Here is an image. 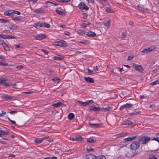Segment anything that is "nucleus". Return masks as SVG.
I'll use <instances>...</instances> for the list:
<instances>
[{
	"label": "nucleus",
	"instance_id": "obj_1",
	"mask_svg": "<svg viewBox=\"0 0 159 159\" xmlns=\"http://www.w3.org/2000/svg\"><path fill=\"white\" fill-rule=\"evenodd\" d=\"M150 139V138L148 137H143L138 139L139 143L143 144L147 143Z\"/></svg>",
	"mask_w": 159,
	"mask_h": 159
},
{
	"label": "nucleus",
	"instance_id": "obj_2",
	"mask_svg": "<svg viewBox=\"0 0 159 159\" xmlns=\"http://www.w3.org/2000/svg\"><path fill=\"white\" fill-rule=\"evenodd\" d=\"M139 147V143L137 141L132 143L130 145V148L133 150H136Z\"/></svg>",
	"mask_w": 159,
	"mask_h": 159
},
{
	"label": "nucleus",
	"instance_id": "obj_3",
	"mask_svg": "<svg viewBox=\"0 0 159 159\" xmlns=\"http://www.w3.org/2000/svg\"><path fill=\"white\" fill-rule=\"evenodd\" d=\"M53 45L60 47H66V42L64 40H61L59 41L54 42L53 43Z\"/></svg>",
	"mask_w": 159,
	"mask_h": 159
},
{
	"label": "nucleus",
	"instance_id": "obj_4",
	"mask_svg": "<svg viewBox=\"0 0 159 159\" xmlns=\"http://www.w3.org/2000/svg\"><path fill=\"white\" fill-rule=\"evenodd\" d=\"M78 8L80 9L88 10L89 7L83 2L80 3L78 6Z\"/></svg>",
	"mask_w": 159,
	"mask_h": 159
},
{
	"label": "nucleus",
	"instance_id": "obj_5",
	"mask_svg": "<svg viewBox=\"0 0 159 159\" xmlns=\"http://www.w3.org/2000/svg\"><path fill=\"white\" fill-rule=\"evenodd\" d=\"M0 41L2 43V45L5 50L7 51H9L10 50V48L8 45L4 41L1 40Z\"/></svg>",
	"mask_w": 159,
	"mask_h": 159
},
{
	"label": "nucleus",
	"instance_id": "obj_6",
	"mask_svg": "<svg viewBox=\"0 0 159 159\" xmlns=\"http://www.w3.org/2000/svg\"><path fill=\"white\" fill-rule=\"evenodd\" d=\"M96 158V156L92 154L85 155L83 157V159H95Z\"/></svg>",
	"mask_w": 159,
	"mask_h": 159
},
{
	"label": "nucleus",
	"instance_id": "obj_7",
	"mask_svg": "<svg viewBox=\"0 0 159 159\" xmlns=\"http://www.w3.org/2000/svg\"><path fill=\"white\" fill-rule=\"evenodd\" d=\"M133 105V104L129 103H126L121 106L120 107V110H122L123 108L125 107L126 108H130Z\"/></svg>",
	"mask_w": 159,
	"mask_h": 159
},
{
	"label": "nucleus",
	"instance_id": "obj_8",
	"mask_svg": "<svg viewBox=\"0 0 159 159\" xmlns=\"http://www.w3.org/2000/svg\"><path fill=\"white\" fill-rule=\"evenodd\" d=\"M134 66L136 70H138L141 72L143 71V69L141 66L134 64Z\"/></svg>",
	"mask_w": 159,
	"mask_h": 159
},
{
	"label": "nucleus",
	"instance_id": "obj_9",
	"mask_svg": "<svg viewBox=\"0 0 159 159\" xmlns=\"http://www.w3.org/2000/svg\"><path fill=\"white\" fill-rule=\"evenodd\" d=\"M46 37V36L45 34H39L36 36V39L38 40H41L45 38Z\"/></svg>",
	"mask_w": 159,
	"mask_h": 159
},
{
	"label": "nucleus",
	"instance_id": "obj_10",
	"mask_svg": "<svg viewBox=\"0 0 159 159\" xmlns=\"http://www.w3.org/2000/svg\"><path fill=\"white\" fill-rule=\"evenodd\" d=\"M132 122L131 121V119L130 118L126 120L123 121L122 124L123 125H129L130 124H132Z\"/></svg>",
	"mask_w": 159,
	"mask_h": 159
},
{
	"label": "nucleus",
	"instance_id": "obj_11",
	"mask_svg": "<svg viewBox=\"0 0 159 159\" xmlns=\"http://www.w3.org/2000/svg\"><path fill=\"white\" fill-rule=\"evenodd\" d=\"M1 98L4 99H9L11 100L13 98V97L12 96H9L8 95L6 94H4L1 97Z\"/></svg>",
	"mask_w": 159,
	"mask_h": 159
},
{
	"label": "nucleus",
	"instance_id": "obj_12",
	"mask_svg": "<svg viewBox=\"0 0 159 159\" xmlns=\"http://www.w3.org/2000/svg\"><path fill=\"white\" fill-rule=\"evenodd\" d=\"M48 137H45L42 139L40 138H37L36 139L34 140V142L36 143H42V141L44 140V139H47L48 138Z\"/></svg>",
	"mask_w": 159,
	"mask_h": 159
},
{
	"label": "nucleus",
	"instance_id": "obj_13",
	"mask_svg": "<svg viewBox=\"0 0 159 159\" xmlns=\"http://www.w3.org/2000/svg\"><path fill=\"white\" fill-rule=\"evenodd\" d=\"M137 136H131L129 137H128L127 138H125L124 139V140L125 141H130L131 140H132L135 139L136 138H137Z\"/></svg>",
	"mask_w": 159,
	"mask_h": 159
},
{
	"label": "nucleus",
	"instance_id": "obj_14",
	"mask_svg": "<svg viewBox=\"0 0 159 159\" xmlns=\"http://www.w3.org/2000/svg\"><path fill=\"white\" fill-rule=\"evenodd\" d=\"M12 10H9L4 12V15L8 16H11L12 17L13 15Z\"/></svg>",
	"mask_w": 159,
	"mask_h": 159
},
{
	"label": "nucleus",
	"instance_id": "obj_15",
	"mask_svg": "<svg viewBox=\"0 0 159 159\" xmlns=\"http://www.w3.org/2000/svg\"><path fill=\"white\" fill-rule=\"evenodd\" d=\"M34 12L37 13H43L44 12V10L42 8H39L35 9L33 11Z\"/></svg>",
	"mask_w": 159,
	"mask_h": 159
},
{
	"label": "nucleus",
	"instance_id": "obj_16",
	"mask_svg": "<svg viewBox=\"0 0 159 159\" xmlns=\"http://www.w3.org/2000/svg\"><path fill=\"white\" fill-rule=\"evenodd\" d=\"M12 18L13 20L17 21H20L21 20V19L20 17H16V16H14V15H12Z\"/></svg>",
	"mask_w": 159,
	"mask_h": 159
},
{
	"label": "nucleus",
	"instance_id": "obj_17",
	"mask_svg": "<svg viewBox=\"0 0 159 159\" xmlns=\"http://www.w3.org/2000/svg\"><path fill=\"white\" fill-rule=\"evenodd\" d=\"M153 50V49L151 48H148V49H143L142 51L141 52L143 53H147V52H150Z\"/></svg>",
	"mask_w": 159,
	"mask_h": 159
},
{
	"label": "nucleus",
	"instance_id": "obj_18",
	"mask_svg": "<svg viewBox=\"0 0 159 159\" xmlns=\"http://www.w3.org/2000/svg\"><path fill=\"white\" fill-rule=\"evenodd\" d=\"M84 80L86 81L91 83H93L94 81V80L92 78L90 77H85Z\"/></svg>",
	"mask_w": 159,
	"mask_h": 159
},
{
	"label": "nucleus",
	"instance_id": "obj_19",
	"mask_svg": "<svg viewBox=\"0 0 159 159\" xmlns=\"http://www.w3.org/2000/svg\"><path fill=\"white\" fill-rule=\"evenodd\" d=\"M96 34L93 31H89L86 34V35L88 36L93 37L96 35Z\"/></svg>",
	"mask_w": 159,
	"mask_h": 159
},
{
	"label": "nucleus",
	"instance_id": "obj_20",
	"mask_svg": "<svg viewBox=\"0 0 159 159\" xmlns=\"http://www.w3.org/2000/svg\"><path fill=\"white\" fill-rule=\"evenodd\" d=\"M62 104H63L62 102H58L56 103L53 104L52 105V106L55 107H60Z\"/></svg>",
	"mask_w": 159,
	"mask_h": 159
},
{
	"label": "nucleus",
	"instance_id": "obj_21",
	"mask_svg": "<svg viewBox=\"0 0 159 159\" xmlns=\"http://www.w3.org/2000/svg\"><path fill=\"white\" fill-rule=\"evenodd\" d=\"M112 108L111 107H107L105 108L102 107V110L104 111H110L112 110Z\"/></svg>",
	"mask_w": 159,
	"mask_h": 159
},
{
	"label": "nucleus",
	"instance_id": "obj_22",
	"mask_svg": "<svg viewBox=\"0 0 159 159\" xmlns=\"http://www.w3.org/2000/svg\"><path fill=\"white\" fill-rule=\"evenodd\" d=\"M43 22L38 23L34 25V26L36 28H39L43 27Z\"/></svg>",
	"mask_w": 159,
	"mask_h": 159
},
{
	"label": "nucleus",
	"instance_id": "obj_23",
	"mask_svg": "<svg viewBox=\"0 0 159 159\" xmlns=\"http://www.w3.org/2000/svg\"><path fill=\"white\" fill-rule=\"evenodd\" d=\"M46 4H47V6H55L57 5L56 3H52L49 1H47L46 2Z\"/></svg>",
	"mask_w": 159,
	"mask_h": 159
},
{
	"label": "nucleus",
	"instance_id": "obj_24",
	"mask_svg": "<svg viewBox=\"0 0 159 159\" xmlns=\"http://www.w3.org/2000/svg\"><path fill=\"white\" fill-rule=\"evenodd\" d=\"M90 109L96 111H100V108H99L95 107L94 106H91L90 108Z\"/></svg>",
	"mask_w": 159,
	"mask_h": 159
},
{
	"label": "nucleus",
	"instance_id": "obj_25",
	"mask_svg": "<svg viewBox=\"0 0 159 159\" xmlns=\"http://www.w3.org/2000/svg\"><path fill=\"white\" fill-rule=\"evenodd\" d=\"M89 124L91 126H93L94 128H98L101 126V124H92L90 123H89Z\"/></svg>",
	"mask_w": 159,
	"mask_h": 159
},
{
	"label": "nucleus",
	"instance_id": "obj_26",
	"mask_svg": "<svg viewBox=\"0 0 159 159\" xmlns=\"http://www.w3.org/2000/svg\"><path fill=\"white\" fill-rule=\"evenodd\" d=\"M1 137L2 136L7 135L9 133V131L7 130H2L1 129Z\"/></svg>",
	"mask_w": 159,
	"mask_h": 159
},
{
	"label": "nucleus",
	"instance_id": "obj_27",
	"mask_svg": "<svg viewBox=\"0 0 159 159\" xmlns=\"http://www.w3.org/2000/svg\"><path fill=\"white\" fill-rule=\"evenodd\" d=\"M74 115L73 113H70L68 116V119L70 120H71L73 119L74 118Z\"/></svg>",
	"mask_w": 159,
	"mask_h": 159
},
{
	"label": "nucleus",
	"instance_id": "obj_28",
	"mask_svg": "<svg viewBox=\"0 0 159 159\" xmlns=\"http://www.w3.org/2000/svg\"><path fill=\"white\" fill-rule=\"evenodd\" d=\"M76 141H81L82 140V137L80 135H77L76 137Z\"/></svg>",
	"mask_w": 159,
	"mask_h": 159
},
{
	"label": "nucleus",
	"instance_id": "obj_29",
	"mask_svg": "<svg viewBox=\"0 0 159 159\" xmlns=\"http://www.w3.org/2000/svg\"><path fill=\"white\" fill-rule=\"evenodd\" d=\"M52 58L55 60H61L63 59V57H62L54 56L52 57Z\"/></svg>",
	"mask_w": 159,
	"mask_h": 159
},
{
	"label": "nucleus",
	"instance_id": "obj_30",
	"mask_svg": "<svg viewBox=\"0 0 159 159\" xmlns=\"http://www.w3.org/2000/svg\"><path fill=\"white\" fill-rule=\"evenodd\" d=\"M77 102L80 103L83 107H84L86 106L85 102H83L80 101H77Z\"/></svg>",
	"mask_w": 159,
	"mask_h": 159
},
{
	"label": "nucleus",
	"instance_id": "obj_31",
	"mask_svg": "<svg viewBox=\"0 0 159 159\" xmlns=\"http://www.w3.org/2000/svg\"><path fill=\"white\" fill-rule=\"evenodd\" d=\"M10 28L11 30L12 31H14L17 29V26L15 25H12L10 27Z\"/></svg>",
	"mask_w": 159,
	"mask_h": 159
},
{
	"label": "nucleus",
	"instance_id": "obj_32",
	"mask_svg": "<svg viewBox=\"0 0 159 159\" xmlns=\"http://www.w3.org/2000/svg\"><path fill=\"white\" fill-rule=\"evenodd\" d=\"M56 11L57 13L61 15H63L65 14L64 12L60 10H56Z\"/></svg>",
	"mask_w": 159,
	"mask_h": 159
},
{
	"label": "nucleus",
	"instance_id": "obj_33",
	"mask_svg": "<svg viewBox=\"0 0 159 159\" xmlns=\"http://www.w3.org/2000/svg\"><path fill=\"white\" fill-rule=\"evenodd\" d=\"M140 111H135L133 112L130 114L131 115H139L140 114Z\"/></svg>",
	"mask_w": 159,
	"mask_h": 159
},
{
	"label": "nucleus",
	"instance_id": "obj_34",
	"mask_svg": "<svg viewBox=\"0 0 159 159\" xmlns=\"http://www.w3.org/2000/svg\"><path fill=\"white\" fill-rule=\"evenodd\" d=\"M94 101L93 100H87L85 101L86 105L92 104L93 103Z\"/></svg>",
	"mask_w": 159,
	"mask_h": 159
},
{
	"label": "nucleus",
	"instance_id": "obj_35",
	"mask_svg": "<svg viewBox=\"0 0 159 159\" xmlns=\"http://www.w3.org/2000/svg\"><path fill=\"white\" fill-rule=\"evenodd\" d=\"M86 149L88 151L91 152L93 150V149L90 146H88L86 147Z\"/></svg>",
	"mask_w": 159,
	"mask_h": 159
},
{
	"label": "nucleus",
	"instance_id": "obj_36",
	"mask_svg": "<svg viewBox=\"0 0 159 159\" xmlns=\"http://www.w3.org/2000/svg\"><path fill=\"white\" fill-rule=\"evenodd\" d=\"M85 72L88 74H93V70H90L89 68H86V69Z\"/></svg>",
	"mask_w": 159,
	"mask_h": 159
},
{
	"label": "nucleus",
	"instance_id": "obj_37",
	"mask_svg": "<svg viewBox=\"0 0 159 159\" xmlns=\"http://www.w3.org/2000/svg\"><path fill=\"white\" fill-rule=\"evenodd\" d=\"M43 27H44L47 28H49L50 27V25L44 22H43Z\"/></svg>",
	"mask_w": 159,
	"mask_h": 159
},
{
	"label": "nucleus",
	"instance_id": "obj_38",
	"mask_svg": "<svg viewBox=\"0 0 159 159\" xmlns=\"http://www.w3.org/2000/svg\"><path fill=\"white\" fill-rule=\"evenodd\" d=\"M0 22L2 23H5L9 22V20L4 19H0Z\"/></svg>",
	"mask_w": 159,
	"mask_h": 159
},
{
	"label": "nucleus",
	"instance_id": "obj_39",
	"mask_svg": "<svg viewBox=\"0 0 159 159\" xmlns=\"http://www.w3.org/2000/svg\"><path fill=\"white\" fill-rule=\"evenodd\" d=\"M103 24L105 26L109 27L110 26V21L108 20L107 22L104 23Z\"/></svg>",
	"mask_w": 159,
	"mask_h": 159
},
{
	"label": "nucleus",
	"instance_id": "obj_40",
	"mask_svg": "<svg viewBox=\"0 0 159 159\" xmlns=\"http://www.w3.org/2000/svg\"><path fill=\"white\" fill-rule=\"evenodd\" d=\"M87 141L90 143H92L94 142V140L93 138H89L87 139Z\"/></svg>",
	"mask_w": 159,
	"mask_h": 159
},
{
	"label": "nucleus",
	"instance_id": "obj_41",
	"mask_svg": "<svg viewBox=\"0 0 159 159\" xmlns=\"http://www.w3.org/2000/svg\"><path fill=\"white\" fill-rule=\"evenodd\" d=\"M77 33L79 34L82 35L85 34V32L81 30H79L77 31Z\"/></svg>",
	"mask_w": 159,
	"mask_h": 159
},
{
	"label": "nucleus",
	"instance_id": "obj_42",
	"mask_svg": "<svg viewBox=\"0 0 159 159\" xmlns=\"http://www.w3.org/2000/svg\"><path fill=\"white\" fill-rule=\"evenodd\" d=\"M6 81V80L4 78H0V84H2L3 85V84Z\"/></svg>",
	"mask_w": 159,
	"mask_h": 159
},
{
	"label": "nucleus",
	"instance_id": "obj_43",
	"mask_svg": "<svg viewBox=\"0 0 159 159\" xmlns=\"http://www.w3.org/2000/svg\"><path fill=\"white\" fill-rule=\"evenodd\" d=\"M159 83V80H156L154 81H153L151 83H150V84L152 85H155Z\"/></svg>",
	"mask_w": 159,
	"mask_h": 159
},
{
	"label": "nucleus",
	"instance_id": "obj_44",
	"mask_svg": "<svg viewBox=\"0 0 159 159\" xmlns=\"http://www.w3.org/2000/svg\"><path fill=\"white\" fill-rule=\"evenodd\" d=\"M0 65L4 66H8V63L3 61H0Z\"/></svg>",
	"mask_w": 159,
	"mask_h": 159
},
{
	"label": "nucleus",
	"instance_id": "obj_45",
	"mask_svg": "<svg viewBox=\"0 0 159 159\" xmlns=\"http://www.w3.org/2000/svg\"><path fill=\"white\" fill-rule=\"evenodd\" d=\"M12 12L13 15H14V14H17L18 15L20 14V12L18 11L12 10Z\"/></svg>",
	"mask_w": 159,
	"mask_h": 159
},
{
	"label": "nucleus",
	"instance_id": "obj_46",
	"mask_svg": "<svg viewBox=\"0 0 159 159\" xmlns=\"http://www.w3.org/2000/svg\"><path fill=\"white\" fill-rule=\"evenodd\" d=\"M79 43H81L83 44H85L86 43H88V41L84 40L82 41H79Z\"/></svg>",
	"mask_w": 159,
	"mask_h": 159
},
{
	"label": "nucleus",
	"instance_id": "obj_47",
	"mask_svg": "<svg viewBox=\"0 0 159 159\" xmlns=\"http://www.w3.org/2000/svg\"><path fill=\"white\" fill-rule=\"evenodd\" d=\"M96 159H106V158L105 156L101 155L98 157Z\"/></svg>",
	"mask_w": 159,
	"mask_h": 159
},
{
	"label": "nucleus",
	"instance_id": "obj_48",
	"mask_svg": "<svg viewBox=\"0 0 159 159\" xmlns=\"http://www.w3.org/2000/svg\"><path fill=\"white\" fill-rule=\"evenodd\" d=\"M53 80L55 82H58L60 80V79L59 78L57 77L53 79Z\"/></svg>",
	"mask_w": 159,
	"mask_h": 159
},
{
	"label": "nucleus",
	"instance_id": "obj_49",
	"mask_svg": "<svg viewBox=\"0 0 159 159\" xmlns=\"http://www.w3.org/2000/svg\"><path fill=\"white\" fill-rule=\"evenodd\" d=\"M137 7L138 8H139L140 10L143 11L144 10V9L143 7V6L141 5H138Z\"/></svg>",
	"mask_w": 159,
	"mask_h": 159
},
{
	"label": "nucleus",
	"instance_id": "obj_50",
	"mask_svg": "<svg viewBox=\"0 0 159 159\" xmlns=\"http://www.w3.org/2000/svg\"><path fill=\"white\" fill-rule=\"evenodd\" d=\"M98 68L97 66H95L93 67V69L92 70L93 71V72H94L96 71H98Z\"/></svg>",
	"mask_w": 159,
	"mask_h": 159
},
{
	"label": "nucleus",
	"instance_id": "obj_51",
	"mask_svg": "<svg viewBox=\"0 0 159 159\" xmlns=\"http://www.w3.org/2000/svg\"><path fill=\"white\" fill-rule=\"evenodd\" d=\"M149 159H157V157L153 155H151L149 156Z\"/></svg>",
	"mask_w": 159,
	"mask_h": 159
},
{
	"label": "nucleus",
	"instance_id": "obj_52",
	"mask_svg": "<svg viewBox=\"0 0 159 159\" xmlns=\"http://www.w3.org/2000/svg\"><path fill=\"white\" fill-rule=\"evenodd\" d=\"M0 37L1 38L5 39H7L8 37H7V35H4L2 34H0Z\"/></svg>",
	"mask_w": 159,
	"mask_h": 159
},
{
	"label": "nucleus",
	"instance_id": "obj_53",
	"mask_svg": "<svg viewBox=\"0 0 159 159\" xmlns=\"http://www.w3.org/2000/svg\"><path fill=\"white\" fill-rule=\"evenodd\" d=\"M6 113V112L4 111H2V113H0V117L3 116L4 115H5Z\"/></svg>",
	"mask_w": 159,
	"mask_h": 159
},
{
	"label": "nucleus",
	"instance_id": "obj_54",
	"mask_svg": "<svg viewBox=\"0 0 159 159\" xmlns=\"http://www.w3.org/2000/svg\"><path fill=\"white\" fill-rule=\"evenodd\" d=\"M106 11L107 12L110 13L111 12V9L110 8L107 7L106 8Z\"/></svg>",
	"mask_w": 159,
	"mask_h": 159
},
{
	"label": "nucleus",
	"instance_id": "obj_55",
	"mask_svg": "<svg viewBox=\"0 0 159 159\" xmlns=\"http://www.w3.org/2000/svg\"><path fill=\"white\" fill-rule=\"evenodd\" d=\"M42 51L45 54L47 55L48 54V52L47 50H45L42 49Z\"/></svg>",
	"mask_w": 159,
	"mask_h": 159
},
{
	"label": "nucleus",
	"instance_id": "obj_56",
	"mask_svg": "<svg viewBox=\"0 0 159 159\" xmlns=\"http://www.w3.org/2000/svg\"><path fill=\"white\" fill-rule=\"evenodd\" d=\"M82 15L83 18L85 19H86L88 16L87 14L85 13H83Z\"/></svg>",
	"mask_w": 159,
	"mask_h": 159
},
{
	"label": "nucleus",
	"instance_id": "obj_57",
	"mask_svg": "<svg viewBox=\"0 0 159 159\" xmlns=\"http://www.w3.org/2000/svg\"><path fill=\"white\" fill-rule=\"evenodd\" d=\"M8 120H9L10 121H11V123L14 124L15 125H16V122L15 121L12 120H11L9 118H8Z\"/></svg>",
	"mask_w": 159,
	"mask_h": 159
},
{
	"label": "nucleus",
	"instance_id": "obj_58",
	"mask_svg": "<svg viewBox=\"0 0 159 159\" xmlns=\"http://www.w3.org/2000/svg\"><path fill=\"white\" fill-rule=\"evenodd\" d=\"M16 111H11L10 112V113L12 114H14V113H16L17 112Z\"/></svg>",
	"mask_w": 159,
	"mask_h": 159
},
{
	"label": "nucleus",
	"instance_id": "obj_59",
	"mask_svg": "<svg viewBox=\"0 0 159 159\" xmlns=\"http://www.w3.org/2000/svg\"><path fill=\"white\" fill-rule=\"evenodd\" d=\"M7 37H8L7 39H14L15 38V37H13V36H12L11 35H7Z\"/></svg>",
	"mask_w": 159,
	"mask_h": 159
},
{
	"label": "nucleus",
	"instance_id": "obj_60",
	"mask_svg": "<svg viewBox=\"0 0 159 159\" xmlns=\"http://www.w3.org/2000/svg\"><path fill=\"white\" fill-rule=\"evenodd\" d=\"M23 66H18L16 67V68L17 69L20 70L22 68Z\"/></svg>",
	"mask_w": 159,
	"mask_h": 159
},
{
	"label": "nucleus",
	"instance_id": "obj_61",
	"mask_svg": "<svg viewBox=\"0 0 159 159\" xmlns=\"http://www.w3.org/2000/svg\"><path fill=\"white\" fill-rule=\"evenodd\" d=\"M3 85L9 87L10 86V85L7 83H5V82L3 84Z\"/></svg>",
	"mask_w": 159,
	"mask_h": 159
},
{
	"label": "nucleus",
	"instance_id": "obj_62",
	"mask_svg": "<svg viewBox=\"0 0 159 159\" xmlns=\"http://www.w3.org/2000/svg\"><path fill=\"white\" fill-rule=\"evenodd\" d=\"M123 134L122 133H121V134H117L116 135V137H119L120 136H122L123 135Z\"/></svg>",
	"mask_w": 159,
	"mask_h": 159
},
{
	"label": "nucleus",
	"instance_id": "obj_63",
	"mask_svg": "<svg viewBox=\"0 0 159 159\" xmlns=\"http://www.w3.org/2000/svg\"><path fill=\"white\" fill-rule=\"evenodd\" d=\"M153 140H156L159 143V138H155L153 139Z\"/></svg>",
	"mask_w": 159,
	"mask_h": 159
},
{
	"label": "nucleus",
	"instance_id": "obj_64",
	"mask_svg": "<svg viewBox=\"0 0 159 159\" xmlns=\"http://www.w3.org/2000/svg\"><path fill=\"white\" fill-rule=\"evenodd\" d=\"M129 25H131V26H133L134 25V23H133V22H132V21H129Z\"/></svg>",
	"mask_w": 159,
	"mask_h": 159
}]
</instances>
